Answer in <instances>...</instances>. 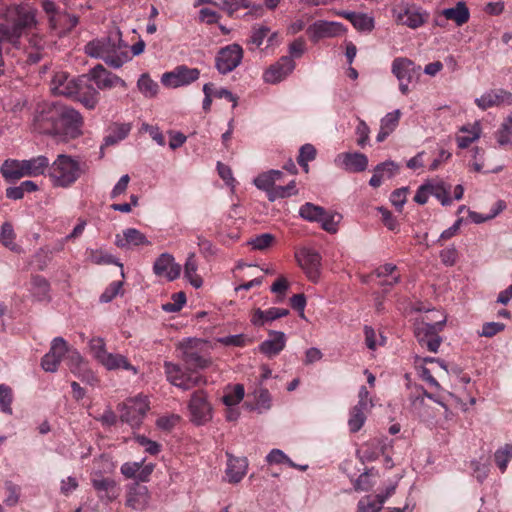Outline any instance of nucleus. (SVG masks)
Returning a JSON list of instances; mask_svg holds the SVG:
<instances>
[{
	"mask_svg": "<svg viewBox=\"0 0 512 512\" xmlns=\"http://www.w3.org/2000/svg\"><path fill=\"white\" fill-rule=\"evenodd\" d=\"M269 32L270 29L266 26H259L258 28H254L249 43L254 45L256 48L260 47Z\"/></svg>",
	"mask_w": 512,
	"mask_h": 512,
	"instance_id": "obj_64",
	"label": "nucleus"
},
{
	"mask_svg": "<svg viewBox=\"0 0 512 512\" xmlns=\"http://www.w3.org/2000/svg\"><path fill=\"white\" fill-rule=\"evenodd\" d=\"M127 47L121 31L116 29L107 36L89 41L84 46V52L89 57L101 59L108 66L118 69L131 59Z\"/></svg>",
	"mask_w": 512,
	"mask_h": 512,
	"instance_id": "obj_1",
	"label": "nucleus"
},
{
	"mask_svg": "<svg viewBox=\"0 0 512 512\" xmlns=\"http://www.w3.org/2000/svg\"><path fill=\"white\" fill-rule=\"evenodd\" d=\"M164 370L168 382L185 391L207 383L204 376L194 373L189 374L180 365L169 361L164 362Z\"/></svg>",
	"mask_w": 512,
	"mask_h": 512,
	"instance_id": "obj_10",
	"label": "nucleus"
},
{
	"mask_svg": "<svg viewBox=\"0 0 512 512\" xmlns=\"http://www.w3.org/2000/svg\"><path fill=\"white\" fill-rule=\"evenodd\" d=\"M244 51L237 43L222 47L215 57V67L220 74L226 75L242 62Z\"/></svg>",
	"mask_w": 512,
	"mask_h": 512,
	"instance_id": "obj_11",
	"label": "nucleus"
},
{
	"mask_svg": "<svg viewBox=\"0 0 512 512\" xmlns=\"http://www.w3.org/2000/svg\"><path fill=\"white\" fill-rule=\"evenodd\" d=\"M512 458V444H505L498 448L494 453V460L502 473L507 469L508 463Z\"/></svg>",
	"mask_w": 512,
	"mask_h": 512,
	"instance_id": "obj_48",
	"label": "nucleus"
},
{
	"mask_svg": "<svg viewBox=\"0 0 512 512\" xmlns=\"http://www.w3.org/2000/svg\"><path fill=\"white\" fill-rule=\"evenodd\" d=\"M152 495L148 487L139 482L126 485L125 506L134 511H144L151 503Z\"/></svg>",
	"mask_w": 512,
	"mask_h": 512,
	"instance_id": "obj_12",
	"label": "nucleus"
},
{
	"mask_svg": "<svg viewBox=\"0 0 512 512\" xmlns=\"http://www.w3.org/2000/svg\"><path fill=\"white\" fill-rule=\"evenodd\" d=\"M391 71L399 81V90L403 95L409 93V85L417 83L421 76V67L406 57L395 58L392 62Z\"/></svg>",
	"mask_w": 512,
	"mask_h": 512,
	"instance_id": "obj_8",
	"label": "nucleus"
},
{
	"mask_svg": "<svg viewBox=\"0 0 512 512\" xmlns=\"http://www.w3.org/2000/svg\"><path fill=\"white\" fill-rule=\"evenodd\" d=\"M401 112L399 109L387 113L382 119L380 126L392 133L398 126Z\"/></svg>",
	"mask_w": 512,
	"mask_h": 512,
	"instance_id": "obj_59",
	"label": "nucleus"
},
{
	"mask_svg": "<svg viewBox=\"0 0 512 512\" xmlns=\"http://www.w3.org/2000/svg\"><path fill=\"white\" fill-rule=\"evenodd\" d=\"M149 241L146 236L135 228H128L123 234H117L115 237V245L119 248H130L141 245H148Z\"/></svg>",
	"mask_w": 512,
	"mask_h": 512,
	"instance_id": "obj_27",
	"label": "nucleus"
},
{
	"mask_svg": "<svg viewBox=\"0 0 512 512\" xmlns=\"http://www.w3.org/2000/svg\"><path fill=\"white\" fill-rule=\"evenodd\" d=\"M344 32V27L339 22H328L319 20L307 28V34L313 42L323 38L338 36Z\"/></svg>",
	"mask_w": 512,
	"mask_h": 512,
	"instance_id": "obj_22",
	"label": "nucleus"
},
{
	"mask_svg": "<svg viewBox=\"0 0 512 512\" xmlns=\"http://www.w3.org/2000/svg\"><path fill=\"white\" fill-rule=\"evenodd\" d=\"M219 7L226 11L229 15L240 9H247L251 6L249 0H220Z\"/></svg>",
	"mask_w": 512,
	"mask_h": 512,
	"instance_id": "obj_53",
	"label": "nucleus"
},
{
	"mask_svg": "<svg viewBox=\"0 0 512 512\" xmlns=\"http://www.w3.org/2000/svg\"><path fill=\"white\" fill-rule=\"evenodd\" d=\"M286 341L284 332L270 330L268 338L259 345V351L268 358H273L284 350Z\"/></svg>",
	"mask_w": 512,
	"mask_h": 512,
	"instance_id": "obj_24",
	"label": "nucleus"
},
{
	"mask_svg": "<svg viewBox=\"0 0 512 512\" xmlns=\"http://www.w3.org/2000/svg\"><path fill=\"white\" fill-rule=\"evenodd\" d=\"M399 168V165L391 160L378 164L374 168V173L369 180V185L373 188L380 187L385 179L393 178L398 173Z\"/></svg>",
	"mask_w": 512,
	"mask_h": 512,
	"instance_id": "obj_26",
	"label": "nucleus"
},
{
	"mask_svg": "<svg viewBox=\"0 0 512 512\" xmlns=\"http://www.w3.org/2000/svg\"><path fill=\"white\" fill-rule=\"evenodd\" d=\"M123 286L122 281H114L112 282L105 291L100 295V302L109 303L111 302L117 295L121 293Z\"/></svg>",
	"mask_w": 512,
	"mask_h": 512,
	"instance_id": "obj_60",
	"label": "nucleus"
},
{
	"mask_svg": "<svg viewBox=\"0 0 512 512\" xmlns=\"http://www.w3.org/2000/svg\"><path fill=\"white\" fill-rule=\"evenodd\" d=\"M495 137L500 146L512 144V112L504 119L496 131Z\"/></svg>",
	"mask_w": 512,
	"mask_h": 512,
	"instance_id": "obj_39",
	"label": "nucleus"
},
{
	"mask_svg": "<svg viewBox=\"0 0 512 512\" xmlns=\"http://www.w3.org/2000/svg\"><path fill=\"white\" fill-rule=\"evenodd\" d=\"M227 468L226 475L229 482L238 483L246 474L248 467L247 459L244 457H234L230 453H227Z\"/></svg>",
	"mask_w": 512,
	"mask_h": 512,
	"instance_id": "obj_29",
	"label": "nucleus"
},
{
	"mask_svg": "<svg viewBox=\"0 0 512 512\" xmlns=\"http://www.w3.org/2000/svg\"><path fill=\"white\" fill-rule=\"evenodd\" d=\"M383 505V498H380L378 495H368L359 500L357 509L358 512H380Z\"/></svg>",
	"mask_w": 512,
	"mask_h": 512,
	"instance_id": "obj_42",
	"label": "nucleus"
},
{
	"mask_svg": "<svg viewBox=\"0 0 512 512\" xmlns=\"http://www.w3.org/2000/svg\"><path fill=\"white\" fill-rule=\"evenodd\" d=\"M460 131L468 133L467 136H458L456 139L458 147L461 149L467 148L472 142L478 140L481 135L479 123H475L470 129L467 126H462Z\"/></svg>",
	"mask_w": 512,
	"mask_h": 512,
	"instance_id": "obj_41",
	"label": "nucleus"
},
{
	"mask_svg": "<svg viewBox=\"0 0 512 512\" xmlns=\"http://www.w3.org/2000/svg\"><path fill=\"white\" fill-rule=\"evenodd\" d=\"M275 240V237L270 233H263L261 235L256 236L251 239L248 244L254 250H265L267 249Z\"/></svg>",
	"mask_w": 512,
	"mask_h": 512,
	"instance_id": "obj_58",
	"label": "nucleus"
},
{
	"mask_svg": "<svg viewBox=\"0 0 512 512\" xmlns=\"http://www.w3.org/2000/svg\"><path fill=\"white\" fill-rule=\"evenodd\" d=\"M83 117L74 108L57 102L54 137L60 141L75 139L82 134Z\"/></svg>",
	"mask_w": 512,
	"mask_h": 512,
	"instance_id": "obj_5",
	"label": "nucleus"
},
{
	"mask_svg": "<svg viewBox=\"0 0 512 512\" xmlns=\"http://www.w3.org/2000/svg\"><path fill=\"white\" fill-rule=\"evenodd\" d=\"M275 307L267 310L256 309L251 317V323L254 326H263L268 322L276 320Z\"/></svg>",
	"mask_w": 512,
	"mask_h": 512,
	"instance_id": "obj_49",
	"label": "nucleus"
},
{
	"mask_svg": "<svg viewBox=\"0 0 512 512\" xmlns=\"http://www.w3.org/2000/svg\"><path fill=\"white\" fill-rule=\"evenodd\" d=\"M16 234L10 222H4L0 229V243L15 253H21L22 248L15 243Z\"/></svg>",
	"mask_w": 512,
	"mask_h": 512,
	"instance_id": "obj_37",
	"label": "nucleus"
},
{
	"mask_svg": "<svg viewBox=\"0 0 512 512\" xmlns=\"http://www.w3.org/2000/svg\"><path fill=\"white\" fill-rule=\"evenodd\" d=\"M3 17L5 23H0V40H7V43L18 48L22 35L36 23L35 13L28 6L12 5L6 9Z\"/></svg>",
	"mask_w": 512,
	"mask_h": 512,
	"instance_id": "obj_2",
	"label": "nucleus"
},
{
	"mask_svg": "<svg viewBox=\"0 0 512 512\" xmlns=\"http://www.w3.org/2000/svg\"><path fill=\"white\" fill-rule=\"evenodd\" d=\"M57 102L38 103L33 111V131L54 137Z\"/></svg>",
	"mask_w": 512,
	"mask_h": 512,
	"instance_id": "obj_9",
	"label": "nucleus"
},
{
	"mask_svg": "<svg viewBox=\"0 0 512 512\" xmlns=\"http://www.w3.org/2000/svg\"><path fill=\"white\" fill-rule=\"evenodd\" d=\"M49 291L50 284L44 277L36 275L31 278L30 292L36 301H48L50 299Z\"/></svg>",
	"mask_w": 512,
	"mask_h": 512,
	"instance_id": "obj_35",
	"label": "nucleus"
},
{
	"mask_svg": "<svg viewBox=\"0 0 512 512\" xmlns=\"http://www.w3.org/2000/svg\"><path fill=\"white\" fill-rule=\"evenodd\" d=\"M171 300L172 302L163 304L162 309L168 313L178 312L186 303V295L184 292L180 291L172 294Z\"/></svg>",
	"mask_w": 512,
	"mask_h": 512,
	"instance_id": "obj_54",
	"label": "nucleus"
},
{
	"mask_svg": "<svg viewBox=\"0 0 512 512\" xmlns=\"http://www.w3.org/2000/svg\"><path fill=\"white\" fill-rule=\"evenodd\" d=\"M78 78L71 77L67 72H56L51 80V91L54 95L72 97L77 91Z\"/></svg>",
	"mask_w": 512,
	"mask_h": 512,
	"instance_id": "obj_23",
	"label": "nucleus"
},
{
	"mask_svg": "<svg viewBox=\"0 0 512 512\" xmlns=\"http://www.w3.org/2000/svg\"><path fill=\"white\" fill-rule=\"evenodd\" d=\"M88 170L85 161L67 154H59L49 165L48 176L54 187L72 186Z\"/></svg>",
	"mask_w": 512,
	"mask_h": 512,
	"instance_id": "obj_3",
	"label": "nucleus"
},
{
	"mask_svg": "<svg viewBox=\"0 0 512 512\" xmlns=\"http://www.w3.org/2000/svg\"><path fill=\"white\" fill-rule=\"evenodd\" d=\"M181 265L175 262L173 255L162 253L154 262L155 275L165 277L168 281L177 279L181 274Z\"/></svg>",
	"mask_w": 512,
	"mask_h": 512,
	"instance_id": "obj_21",
	"label": "nucleus"
},
{
	"mask_svg": "<svg viewBox=\"0 0 512 512\" xmlns=\"http://www.w3.org/2000/svg\"><path fill=\"white\" fill-rule=\"evenodd\" d=\"M325 209L311 202H306L299 208V216L309 222H319Z\"/></svg>",
	"mask_w": 512,
	"mask_h": 512,
	"instance_id": "obj_40",
	"label": "nucleus"
},
{
	"mask_svg": "<svg viewBox=\"0 0 512 512\" xmlns=\"http://www.w3.org/2000/svg\"><path fill=\"white\" fill-rule=\"evenodd\" d=\"M334 164L347 172L359 173L367 169L368 157L359 152H343L335 157Z\"/></svg>",
	"mask_w": 512,
	"mask_h": 512,
	"instance_id": "obj_18",
	"label": "nucleus"
},
{
	"mask_svg": "<svg viewBox=\"0 0 512 512\" xmlns=\"http://www.w3.org/2000/svg\"><path fill=\"white\" fill-rule=\"evenodd\" d=\"M114 469L113 463L106 455L94 459V468L91 472V484L101 501L113 502L120 494L118 483L103 473H110Z\"/></svg>",
	"mask_w": 512,
	"mask_h": 512,
	"instance_id": "obj_4",
	"label": "nucleus"
},
{
	"mask_svg": "<svg viewBox=\"0 0 512 512\" xmlns=\"http://www.w3.org/2000/svg\"><path fill=\"white\" fill-rule=\"evenodd\" d=\"M13 401L12 389L5 385H0V411L6 414H12L11 404Z\"/></svg>",
	"mask_w": 512,
	"mask_h": 512,
	"instance_id": "obj_52",
	"label": "nucleus"
},
{
	"mask_svg": "<svg viewBox=\"0 0 512 512\" xmlns=\"http://www.w3.org/2000/svg\"><path fill=\"white\" fill-rule=\"evenodd\" d=\"M413 412L422 420L428 421L435 417L431 407L427 405L423 396H417L412 400Z\"/></svg>",
	"mask_w": 512,
	"mask_h": 512,
	"instance_id": "obj_45",
	"label": "nucleus"
},
{
	"mask_svg": "<svg viewBox=\"0 0 512 512\" xmlns=\"http://www.w3.org/2000/svg\"><path fill=\"white\" fill-rule=\"evenodd\" d=\"M217 341L224 346L243 347L249 342V339L243 334H237L220 337Z\"/></svg>",
	"mask_w": 512,
	"mask_h": 512,
	"instance_id": "obj_62",
	"label": "nucleus"
},
{
	"mask_svg": "<svg viewBox=\"0 0 512 512\" xmlns=\"http://www.w3.org/2000/svg\"><path fill=\"white\" fill-rule=\"evenodd\" d=\"M295 180L290 181L285 186H274L273 190L269 193V201L274 202L277 199L286 198L297 194Z\"/></svg>",
	"mask_w": 512,
	"mask_h": 512,
	"instance_id": "obj_46",
	"label": "nucleus"
},
{
	"mask_svg": "<svg viewBox=\"0 0 512 512\" xmlns=\"http://www.w3.org/2000/svg\"><path fill=\"white\" fill-rule=\"evenodd\" d=\"M352 25L361 32H371L374 29V18L365 13H357Z\"/></svg>",
	"mask_w": 512,
	"mask_h": 512,
	"instance_id": "obj_51",
	"label": "nucleus"
},
{
	"mask_svg": "<svg viewBox=\"0 0 512 512\" xmlns=\"http://www.w3.org/2000/svg\"><path fill=\"white\" fill-rule=\"evenodd\" d=\"M137 87L146 98H153L158 93L159 85L147 73H144L139 77Z\"/></svg>",
	"mask_w": 512,
	"mask_h": 512,
	"instance_id": "obj_43",
	"label": "nucleus"
},
{
	"mask_svg": "<svg viewBox=\"0 0 512 512\" xmlns=\"http://www.w3.org/2000/svg\"><path fill=\"white\" fill-rule=\"evenodd\" d=\"M3 178L8 181H16L22 177H27L25 172L24 160L7 159L0 168Z\"/></svg>",
	"mask_w": 512,
	"mask_h": 512,
	"instance_id": "obj_30",
	"label": "nucleus"
},
{
	"mask_svg": "<svg viewBox=\"0 0 512 512\" xmlns=\"http://www.w3.org/2000/svg\"><path fill=\"white\" fill-rule=\"evenodd\" d=\"M295 68V62L289 56H282L271 65L263 75L266 83L276 84L284 80Z\"/></svg>",
	"mask_w": 512,
	"mask_h": 512,
	"instance_id": "obj_20",
	"label": "nucleus"
},
{
	"mask_svg": "<svg viewBox=\"0 0 512 512\" xmlns=\"http://www.w3.org/2000/svg\"><path fill=\"white\" fill-rule=\"evenodd\" d=\"M191 421L196 425H203L212 419V407L203 390L195 391L188 405Z\"/></svg>",
	"mask_w": 512,
	"mask_h": 512,
	"instance_id": "obj_13",
	"label": "nucleus"
},
{
	"mask_svg": "<svg viewBox=\"0 0 512 512\" xmlns=\"http://www.w3.org/2000/svg\"><path fill=\"white\" fill-rule=\"evenodd\" d=\"M99 91L89 82L85 75L78 77L77 91L71 97L86 109L93 110L99 103Z\"/></svg>",
	"mask_w": 512,
	"mask_h": 512,
	"instance_id": "obj_17",
	"label": "nucleus"
},
{
	"mask_svg": "<svg viewBox=\"0 0 512 512\" xmlns=\"http://www.w3.org/2000/svg\"><path fill=\"white\" fill-rule=\"evenodd\" d=\"M254 184L258 189L265 191L267 193L268 198L269 193L271 192V190H273L275 186V182L273 181V178L269 171L258 175L254 179Z\"/></svg>",
	"mask_w": 512,
	"mask_h": 512,
	"instance_id": "obj_57",
	"label": "nucleus"
},
{
	"mask_svg": "<svg viewBox=\"0 0 512 512\" xmlns=\"http://www.w3.org/2000/svg\"><path fill=\"white\" fill-rule=\"evenodd\" d=\"M430 193L432 196L437 198L443 206H449L452 203V199L449 196L451 186L442 180L436 182H429Z\"/></svg>",
	"mask_w": 512,
	"mask_h": 512,
	"instance_id": "obj_38",
	"label": "nucleus"
},
{
	"mask_svg": "<svg viewBox=\"0 0 512 512\" xmlns=\"http://www.w3.org/2000/svg\"><path fill=\"white\" fill-rule=\"evenodd\" d=\"M148 409L146 398L138 396L123 403L120 418L131 427H138Z\"/></svg>",
	"mask_w": 512,
	"mask_h": 512,
	"instance_id": "obj_14",
	"label": "nucleus"
},
{
	"mask_svg": "<svg viewBox=\"0 0 512 512\" xmlns=\"http://www.w3.org/2000/svg\"><path fill=\"white\" fill-rule=\"evenodd\" d=\"M296 258L307 277L316 282L320 277V254L312 249H302L296 254Z\"/></svg>",
	"mask_w": 512,
	"mask_h": 512,
	"instance_id": "obj_19",
	"label": "nucleus"
},
{
	"mask_svg": "<svg viewBox=\"0 0 512 512\" xmlns=\"http://www.w3.org/2000/svg\"><path fill=\"white\" fill-rule=\"evenodd\" d=\"M427 14L422 13L420 9L416 7H405L399 11L396 15L398 23L405 25L411 29H416L422 26L426 21Z\"/></svg>",
	"mask_w": 512,
	"mask_h": 512,
	"instance_id": "obj_28",
	"label": "nucleus"
},
{
	"mask_svg": "<svg viewBox=\"0 0 512 512\" xmlns=\"http://www.w3.org/2000/svg\"><path fill=\"white\" fill-rule=\"evenodd\" d=\"M198 263L195 253H189L184 264V276L196 289L203 285L202 278L197 274Z\"/></svg>",
	"mask_w": 512,
	"mask_h": 512,
	"instance_id": "obj_36",
	"label": "nucleus"
},
{
	"mask_svg": "<svg viewBox=\"0 0 512 512\" xmlns=\"http://www.w3.org/2000/svg\"><path fill=\"white\" fill-rule=\"evenodd\" d=\"M199 76V69L181 65L176 67L172 72L164 73L161 81L165 86L176 88L196 81Z\"/></svg>",
	"mask_w": 512,
	"mask_h": 512,
	"instance_id": "obj_16",
	"label": "nucleus"
},
{
	"mask_svg": "<svg viewBox=\"0 0 512 512\" xmlns=\"http://www.w3.org/2000/svg\"><path fill=\"white\" fill-rule=\"evenodd\" d=\"M446 318L434 323L421 320L415 323L414 335L422 348L429 352L436 353L442 343L439 333L443 330Z\"/></svg>",
	"mask_w": 512,
	"mask_h": 512,
	"instance_id": "obj_7",
	"label": "nucleus"
},
{
	"mask_svg": "<svg viewBox=\"0 0 512 512\" xmlns=\"http://www.w3.org/2000/svg\"><path fill=\"white\" fill-rule=\"evenodd\" d=\"M86 78L89 80V82L93 81L95 83L97 90H106L117 86L123 89L127 87V84L123 79H121L116 74L108 71L101 64H98L94 68H92L89 71V74L86 75Z\"/></svg>",
	"mask_w": 512,
	"mask_h": 512,
	"instance_id": "obj_15",
	"label": "nucleus"
},
{
	"mask_svg": "<svg viewBox=\"0 0 512 512\" xmlns=\"http://www.w3.org/2000/svg\"><path fill=\"white\" fill-rule=\"evenodd\" d=\"M177 350L189 370H202L212 364L207 341L198 338H188L178 343Z\"/></svg>",
	"mask_w": 512,
	"mask_h": 512,
	"instance_id": "obj_6",
	"label": "nucleus"
},
{
	"mask_svg": "<svg viewBox=\"0 0 512 512\" xmlns=\"http://www.w3.org/2000/svg\"><path fill=\"white\" fill-rule=\"evenodd\" d=\"M131 130V125L128 123L115 124L112 132L106 136L105 143L107 145H114L119 141L125 139Z\"/></svg>",
	"mask_w": 512,
	"mask_h": 512,
	"instance_id": "obj_47",
	"label": "nucleus"
},
{
	"mask_svg": "<svg viewBox=\"0 0 512 512\" xmlns=\"http://www.w3.org/2000/svg\"><path fill=\"white\" fill-rule=\"evenodd\" d=\"M321 220L319 223L321 224V228L329 233H336L338 230V224L341 220V215L338 213H329L326 210L324 211V215L321 216Z\"/></svg>",
	"mask_w": 512,
	"mask_h": 512,
	"instance_id": "obj_50",
	"label": "nucleus"
},
{
	"mask_svg": "<svg viewBox=\"0 0 512 512\" xmlns=\"http://www.w3.org/2000/svg\"><path fill=\"white\" fill-rule=\"evenodd\" d=\"M365 421H366V415L364 413L356 412L351 409L350 417L348 420V426H349V430L352 433L358 432L363 427Z\"/></svg>",
	"mask_w": 512,
	"mask_h": 512,
	"instance_id": "obj_61",
	"label": "nucleus"
},
{
	"mask_svg": "<svg viewBox=\"0 0 512 512\" xmlns=\"http://www.w3.org/2000/svg\"><path fill=\"white\" fill-rule=\"evenodd\" d=\"M88 260L96 265L114 264L121 268V275L124 277L123 264L119 262L112 254L103 249H87Z\"/></svg>",
	"mask_w": 512,
	"mask_h": 512,
	"instance_id": "obj_33",
	"label": "nucleus"
},
{
	"mask_svg": "<svg viewBox=\"0 0 512 512\" xmlns=\"http://www.w3.org/2000/svg\"><path fill=\"white\" fill-rule=\"evenodd\" d=\"M89 349L92 356L100 363L106 353V345L104 339L101 337L92 338L89 342Z\"/></svg>",
	"mask_w": 512,
	"mask_h": 512,
	"instance_id": "obj_55",
	"label": "nucleus"
},
{
	"mask_svg": "<svg viewBox=\"0 0 512 512\" xmlns=\"http://www.w3.org/2000/svg\"><path fill=\"white\" fill-rule=\"evenodd\" d=\"M69 351L66 340L62 337H56L52 340L49 353L55 355L60 362L65 354Z\"/></svg>",
	"mask_w": 512,
	"mask_h": 512,
	"instance_id": "obj_56",
	"label": "nucleus"
},
{
	"mask_svg": "<svg viewBox=\"0 0 512 512\" xmlns=\"http://www.w3.org/2000/svg\"><path fill=\"white\" fill-rule=\"evenodd\" d=\"M441 14L447 20H452L458 26H462L468 22L470 12L465 2L459 1L454 7L443 9Z\"/></svg>",
	"mask_w": 512,
	"mask_h": 512,
	"instance_id": "obj_31",
	"label": "nucleus"
},
{
	"mask_svg": "<svg viewBox=\"0 0 512 512\" xmlns=\"http://www.w3.org/2000/svg\"><path fill=\"white\" fill-rule=\"evenodd\" d=\"M244 395V386L242 384H236L233 388H228L225 391L222 401L227 407L236 406L243 400Z\"/></svg>",
	"mask_w": 512,
	"mask_h": 512,
	"instance_id": "obj_44",
	"label": "nucleus"
},
{
	"mask_svg": "<svg viewBox=\"0 0 512 512\" xmlns=\"http://www.w3.org/2000/svg\"><path fill=\"white\" fill-rule=\"evenodd\" d=\"M68 366L72 373L77 374L81 370L83 358L80 353L75 349H69L67 352Z\"/></svg>",
	"mask_w": 512,
	"mask_h": 512,
	"instance_id": "obj_63",
	"label": "nucleus"
},
{
	"mask_svg": "<svg viewBox=\"0 0 512 512\" xmlns=\"http://www.w3.org/2000/svg\"><path fill=\"white\" fill-rule=\"evenodd\" d=\"M25 174L27 177H37L43 175L46 170L49 171V159L44 155L24 160Z\"/></svg>",
	"mask_w": 512,
	"mask_h": 512,
	"instance_id": "obj_34",
	"label": "nucleus"
},
{
	"mask_svg": "<svg viewBox=\"0 0 512 512\" xmlns=\"http://www.w3.org/2000/svg\"><path fill=\"white\" fill-rule=\"evenodd\" d=\"M476 104L482 110L501 104L512 105V93L503 89L491 90L477 98Z\"/></svg>",
	"mask_w": 512,
	"mask_h": 512,
	"instance_id": "obj_25",
	"label": "nucleus"
},
{
	"mask_svg": "<svg viewBox=\"0 0 512 512\" xmlns=\"http://www.w3.org/2000/svg\"><path fill=\"white\" fill-rule=\"evenodd\" d=\"M100 364L107 370L124 369L130 370L134 374L138 373L137 369L129 363L128 359L124 355L121 354L107 352L104 358L100 361Z\"/></svg>",
	"mask_w": 512,
	"mask_h": 512,
	"instance_id": "obj_32",
	"label": "nucleus"
}]
</instances>
